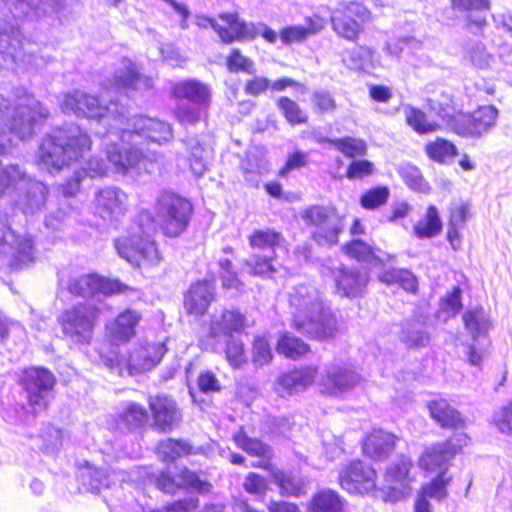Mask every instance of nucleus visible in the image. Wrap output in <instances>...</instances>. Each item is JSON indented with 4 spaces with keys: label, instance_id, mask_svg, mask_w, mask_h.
<instances>
[{
    "label": "nucleus",
    "instance_id": "nucleus-60",
    "mask_svg": "<svg viewBox=\"0 0 512 512\" xmlns=\"http://www.w3.org/2000/svg\"><path fill=\"white\" fill-rule=\"evenodd\" d=\"M426 152L430 158L437 162H445L456 154V147L453 143L438 138L426 146Z\"/></svg>",
    "mask_w": 512,
    "mask_h": 512
},
{
    "label": "nucleus",
    "instance_id": "nucleus-39",
    "mask_svg": "<svg viewBox=\"0 0 512 512\" xmlns=\"http://www.w3.org/2000/svg\"><path fill=\"white\" fill-rule=\"evenodd\" d=\"M463 55L466 61L479 70H488L496 62L495 56L487 50L483 43L477 40L466 42Z\"/></svg>",
    "mask_w": 512,
    "mask_h": 512
},
{
    "label": "nucleus",
    "instance_id": "nucleus-15",
    "mask_svg": "<svg viewBox=\"0 0 512 512\" xmlns=\"http://www.w3.org/2000/svg\"><path fill=\"white\" fill-rule=\"evenodd\" d=\"M150 77L139 73L135 64L129 59H122L114 68L112 79L103 84L106 91L115 89L126 94L135 91H144L152 87Z\"/></svg>",
    "mask_w": 512,
    "mask_h": 512
},
{
    "label": "nucleus",
    "instance_id": "nucleus-1",
    "mask_svg": "<svg viewBox=\"0 0 512 512\" xmlns=\"http://www.w3.org/2000/svg\"><path fill=\"white\" fill-rule=\"evenodd\" d=\"M61 107L64 113L96 119L105 129L107 126L112 129L106 131L109 139L106 155L117 173H151L159 155L143 154L139 145L143 140L162 144L173 136L171 126L166 122L142 115L128 119L124 107L117 102L106 105L80 90L67 93Z\"/></svg>",
    "mask_w": 512,
    "mask_h": 512
},
{
    "label": "nucleus",
    "instance_id": "nucleus-35",
    "mask_svg": "<svg viewBox=\"0 0 512 512\" xmlns=\"http://www.w3.org/2000/svg\"><path fill=\"white\" fill-rule=\"evenodd\" d=\"M395 446V437L381 429L373 430L363 441V452L366 456L381 460L389 455Z\"/></svg>",
    "mask_w": 512,
    "mask_h": 512
},
{
    "label": "nucleus",
    "instance_id": "nucleus-28",
    "mask_svg": "<svg viewBox=\"0 0 512 512\" xmlns=\"http://www.w3.org/2000/svg\"><path fill=\"white\" fill-rule=\"evenodd\" d=\"M80 489L86 492L99 493L101 489L110 487L117 481H124L122 473L113 472L108 474L106 469L98 468L87 463L79 471Z\"/></svg>",
    "mask_w": 512,
    "mask_h": 512
},
{
    "label": "nucleus",
    "instance_id": "nucleus-32",
    "mask_svg": "<svg viewBox=\"0 0 512 512\" xmlns=\"http://www.w3.org/2000/svg\"><path fill=\"white\" fill-rule=\"evenodd\" d=\"M156 426L162 431L171 430L181 419L176 402L166 396L158 395L149 401Z\"/></svg>",
    "mask_w": 512,
    "mask_h": 512
},
{
    "label": "nucleus",
    "instance_id": "nucleus-24",
    "mask_svg": "<svg viewBox=\"0 0 512 512\" xmlns=\"http://www.w3.org/2000/svg\"><path fill=\"white\" fill-rule=\"evenodd\" d=\"M411 461L402 456L397 462L392 463L385 473V485L382 490H387V497L392 501H398L405 497L410 483L409 470Z\"/></svg>",
    "mask_w": 512,
    "mask_h": 512
},
{
    "label": "nucleus",
    "instance_id": "nucleus-46",
    "mask_svg": "<svg viewBox=\"0 0 512 512\" xmlns=\"http://www.w3.org/2000/svg\"><path fill=\"white\" fill-rule=\"evenodd\" d=\"M241 168L246 181L255 182L257 175H261L267 171V161L264 153L259 149L248 151L245 159L241 163Z\"/></svg>",
    "mask_w": 512,
    "mask_h": 512
},
{
    "label": "nucleus",
    "instance_id": "nucleus-7",
    "mask_svg": "<svg viewBox=\"0 0 512 512\" xmlns=\"http://www.w3.org/2000/svg\"><path fill=\"white\" fill-rule=\"evenodd\" d=\"M171 93L177 99L189 101V103H178L174 111L176 119L184 125L197 123L209 106L211 99L210 88L195 79L174 83L171 87Z\"/></svg>",
    "mask_w": 512,
    "mask_h": 512
},
{
    "label": "nucleus",
    "instance_id": "nucleus-31",
    "mask_svg": "<svg viewBox=\"0 0 512 512\" xmlns=\"http://www.w3.org/2000/svg\"><path fill=\"white\" fill-rule=\"evenodd\" d=\"M142 320V315L133 309H126L114 320L106 324V330L112 341L128 342L136 334V327Z\"/></svg>",
    "mask_w": 512,
    "mask_h": 512
},
{
    "label": "nucleus",
    "instance_id": "nucleus-52",
    "mask_svg": "<svg viewBox=\"0 0 512 512\" xmlns=\"http://www.w3.org/2000/svg\"><path fill=\"white\" fill-rule=\"evenodd\" d=\"M157 453L163 461H173L192 453V447L182 440L166 439L159 442Z\"/></svg>",
    "mask_w": 512,
    "mask_h": 512
},
{
    "label": "nucleus",
    "instance_id": "nucleus-19",
    "mask_svg": "<svg viewBox=\"0 0 512 512\" xmlns=\"http://www.w3.org/2000/svg\"><path fill=\"white\" fill-rule=\"evenodd\" d=\"M127 287L118 280L107 279L98 275L89 274L75 278L69 285L72 294L85 298L97 294L112 295L123 292Z\"/></svg>",
    "mask_w": 512,
    "mask_h": 512
},
{
    "label": "nucleus",
    "instance_id": "nucleus-17",
    "mask_svg": "<svg viewBox=\"0 0 512 512\" xmlns=\"http://www.w3.org/2000/svg\"><path fill=\"white\" fill-rule=\"evenodd\" d=\"M339 481L349 493H369L376 488V472L362 461H353L340 471Z\"/></svg>",
    "mask_w": 512,
    "mask_h": 512
},
{
    "label": "nucleus",
    "instance_id": "nucleus-41",
    "mask_svg": "<svg viewBox=\"0 0 512 512\" xmlns=\"http://www.w3.org/2000/svg\"><path fill=\"white\" fill-rule=\"evenodd\" d=\"M460 9L469 11V26L481 29L486 24V11L489 9L488 0H451Z\"/></svg>",
    "mask_w": 512,
    "mask_h": 512
},
{
    "label": "nucleus",
    "instance_id": "nucleus-64",
    "mask_svg": "<svg viewBox=\"0 0 512 512\" xmlns=\"http://www.w3.org/2000/svg\"><path fill=\"white\" fill-rule=\"evenodd\" d=\"M227 68L231 72L242 71L248 74L255 73L254 63L252 60L242 55L238 49H233L227 57Z\"/></svg>",
    "mask_w": 512,
    "mask_h": 512
},
{
    "label": "nucleus",
    "instance_id": "nucleus-2",
    "mask_svg": "<svg viewBox=\"0 0 512 512\" xmlns=\"http://www.w3.org/2000/svg\"><path fill=\"white\" fill-rule=\"evenodd\" d=\"M0 96V155L16 145V140L30 138L36 127L48 117L42 104L24 89H17L12 105ZM15 189L23 190L18 206L25 214L39 211L46 201L47 187L31 179L18 165H0V197Z\"/></svg>",
    "mask_w": 512,
    "mask_h": 512
},
{
    "label": "nucleus",
    "instance_id": "nucleus-33",
    "mask_svg": "<svg viewBox=\"0 0 512 512\" xmlns=\"http://www.w3.org/2000/svg\"><path fill=\"white\" fill-rule=\"evenodd\" d=\"M215 286L212 281L203 280L192 285L185 296V309L189 314L203 315L214 300Z\"/></svg>",
    "mask_w": 512,
    "mask_h": 512
},
{
    "label": "nucleus",
    "instance_id": "nucleus-12",
    "mask_svg": "<svg viewBox=\"0 0 512 512\" xmlns=\"http://www.w3.org/2000/svg\"><path fill=\"white\" fill-rule=\"evenodd\" d=\"M467 443L466 434L456 433L449 441L433 444L422 453L419 458V467L427 473H447L450 460Z\"/></svg>",
    "mask_w": 512,
    "mask_h": 512
},
{
    "label": "nucleus",
    "instance_id": "nucleus-57",
    "mask_svg": "<svg viewBox=\"0 0 512 512\" xmlns=\"http://www.w3.org/2000/svg\"><path fill=\"white\" fill-rule=\"evenodd\" d=\"M399 174L405 184L412 190L421 193L429 192L430 186L416 166L410 164L403 165L399 168Z\"/></svg>",
    "mask_w": 512,
    "mask_h": 512
},
{
    "label": "nucleus",
    "instance_id": "nucleus-6",
    "mask_svg": "<svg viewBox=\"0 0 512 512\" xmlns=\"http://www.w3.org/2000/svg\"><path fill=\"white\" fill-rule=\"evenodd\" d=\"M154 210L156 221L163 234L176 237L188 227L193 205L184 197L163 191L156 198Z\"/></svg>",
    "mask_w": 512,
    "mask_h": 512
},
{
    "label": "nucleus",
    "instance_id": "nucleus-8",
    "mask_svg": "<svg viewBox=\"0 0 512 512\" xmlns=\"http://www.w3.org/2000/svg\"><path fill=\"white\" fill-rule=\"evenodd\" d=\"M253 252L244 262V269L251 275L271 277L276 268L275 250L284 243L283 236L274 230H256L249 236Z\"/></svg>",
    "mask_w": 512,
    "mask_h": 512
},
{
    "label": "nucleus",
    "instance_id": "nucleus-44",
    "mask_svg": "<svg viewBox=\"0 0 512 512\" xmlns=\"http://www.w3.org/2000/svg\"><path fill=\"white\" fill-rule=\"evenodd\" d=\"M463 322L467 332L474 340L484 336L490 328L489 318L482 308H474L465 312Z\"/></svg>",
    "mask_w": 512,
    "mask_h": 512
},
{
    "label": "nucleus",
    "instance_id": "nucleus-45",
    "mask_svg": "<svg viewBox=\"0 0 512 512\" xmlns=\"http://www.w3.org/2000/svg\"><path fill=\"white\" fill-rule=\"evenodd\" d=\"M223 339V353L227 362L235 369L242 368L248 362L243 341L237 336H230Z\"/></svg>",
    "mask_w": 512,
    "mask_h": 512
},
{
    "label": "nucleus",
    "instance_id": "nucleus-58",
    "mask_svg": "<svg viewBox=\"0 0 512 512\" xmlns=\"http://www.w3.org/2000/svg\"><path fill=\"white\" fill-rule=\"evenodd\" d=\"M326 141L350 158L363 156L366 153V143L361 139L346 137L334 140L327 139Z\"/></svg>",
    "mask_w": 512,
    "mask_h": 512
},
{
    "label": "nucleus",
    "instance_id": "nucleus-36",
    "mask_svg": "<svg viewBox=\"0 0 512 512\" xmlns=\"http://www.w3.org/2000/svg\"><path fill=\"white\" fill-rule=\"evenodd\" d=\"M236 446L251 456L260 457L262 460L254 464L256 467L270 469L269 459L272 456V449L259 439L249 437L243 429L239 430L233 436Z\"/></svg>",
    "mask_w": 512,
    "mask_h": 512
},
{
    "label": "nucleus",
    "instance_id": "nucleus-62",
    "mask_svg": "<svg viewBox=\"0 0 512 512\" xmlns=\"http://www.w3.org/2000/svg\"><path fill=\"white\" fill-rule=\"evenodd\" d=\"M278 107L287 121L293 125L305 123L307 120L306 114L300 109L298 104L287 97H281L278 100Z\"/></svg>",
    "mask_w": 512,
    "mask_h": 512
},
{
    "label": "nucleus",
    "instance_id": "nucleus-54",
    "mask_svg": "<svg viewBox=\"0 0 512 512\" xmlns=\"http://www.w3.org/2000/svg\"><path fill=\"white\" fill-rule=\"evenodd\" d=\"M451 480L452 477L448 473H437L435 478L422 486L420 493L427 498L442 501L448 495L447 486Z\"/></svg>",
    "mask_w": 512,
    "mask_h": 512
},
{
    "label": "nucleus",
    "instance_id": "nucleus-49",
    "mask_svg": "<svg viewBox=\"0 0 512 512\" xmlns=\"http://www.w3.org/2000/svg\"><path fill=\"white\" fill-rule=\"evenodd\" d=\"M381 282L386 284H398L408 292H415L417 289V281L415 276L408 270L389 269L379 274Z\"/></svg>",
    "mask_w": 512,
    "mask_h": 512
},
{
    "label": "nucleus",
    "instance_id": "nucleus-42",
    "mask_svg": "<svg viewBox=\"0 0 512 512\" xmlns=\"http://www.w3.org/2000/svg\"><path fill=\"white\" fill-rule=\"evenodd\" d=\"M429 411L432 418L443 427H458L462 423L459 412L453 409L445 399L432 401L429 404Z\"/></svg>",
    "mask_w": 512,
    "mask_h": 512
},
{
    "label": "nucleus",
    "instance_id": "nucleus-61",
    "mask_svg": "<svg viewBox=\"0 0 512 512\" xmlns=\"http://www.w3.org/2000/svg\"><path fill=\"white\" fill-rule=\"evenodd\" d=\"M461 307V290L459 287H454L450 293L442 298L438 318L446 321L448 318L456 315Z\"/></svg>",
    "mask_w": 512,
    "mask_h": 512
},
{
    "label": "nucleus",
    "instance_id": "nucleus-18",
    "mask_svg": "<svg viewBox=\"0 0 512 512\" xmlns=\"http://www.w3.org/2000/svg\"><path fill=\"white\" fill-rule=\"evenodd\" d=\"M22 34L17 26L0 19V68L19 63L30 64L22 52Z\"/></svg>",
    "mask_w": 512,
    "mask_h": 512
},
{
    "label": "nucleus",
    "instance_id": "nucleus-29",
    "mask_svg": "<svg viewBox=\"0 0 512 512\" xmlns=\"http://www.w3.org/2000/svg\"><path fill=\"white\" fill-rule=\"evenodd\" d=\"M157 486L166 493H174L178 488H191L199 492H208L211 485L208 482L199 479L197 474L188 469H183L177 474L162 473Z\"/></svg>",
    "mask_w": 512,
    "mask_h": 512
},
{
    "label": "nucleus",
    "instance_id": "nucleus-43",
    "mask_svg": "<svg viewBox=\"0 0 512 512\" xmlns=\"http://www.w3.org/2000/svg\"><path fill=\"white\" fill-rule=\"evenodd\" d=\"M342 500L333 490L323 489L315 494L307 512H341Z\"/></svg>",
    "mask_w": 512,
    "mask_h": 512
},
{
    "label": "nucleus",
    "instance_id": "nucleus-23",
    "mask_svg": "<svg viewBox=\"0 0 512 512\" xmlns=\"http://www.w3.org/2000/svg\"><path fill=\"white\" fill-rule=\"evenodd\" d=\"M11 3L14 18L37 20L51 13L61 14L62 0H0V8Z\"/></svg>",
    "mask_w": 512,
    "mask_h": 512
},
{
    "label": "nucleus",
    "instance_id": "nucleus-26",
    "mask_svg": "<svg viewBox=\"0 0 512 512\" xmlns=\"http://www.w3.org/2000/svg\"><path fill=\"white\" fill-rule=\"evenodd\" d=\"M330 272L334 278L336 291L340 296L356 298L364 292L368 282L366 273L361 274L358 270L343 266L330 268Z\"/></svg>",
    "mask_w": 512,
    "mask_h": 512
},
{
    "label": "nucleus",
    "instance_id": "nucleus-50",
    "mask_svg": "<svg viewBox=\"0 0 512 512\" xmlns=\"http://www.w3.org/2000/svg\"><path fill=\"white\" fill-rule=\"evenodd\" d=\"M381 282L386 284H398L408 292H415L417 289V281L415 276L408 270L389 269L379 274Z\"/></svg>",
    "mask_w": 512,
    "mask_h": 512
},
{
    "label": "nucleus",
    "instance_id": "nucleus-55",
    "mask_svg": "<svg viewBox=\"0 0 512 512\" xmlns=\"http://www.w3.org/2000/svg\"><path fill=\"white\" fill-rule=\"evenodd\" d=\"M269 470L274 482L280 487L282 494L289 496H299L302 494L303 483L300 479L281 470L274 469L272 466Z\"/></svg>",
    "mask_w": 512,
    "mask_h": 512
},
{
    "label": "nucleus",
    "instance_id": "nucleus-59",
    "mask_svg": "<svg viewBox=\"0 0 512 512\" xmlns=\"http://www.w3.org/2000/svg\"><path fill=\"white\" fill-rule=\"evenodd\" d=\"M270 343L265 335L255 336L252 343V361L255 366L262 367L272 360Z\"/></svg>",
    "mask_w": 512,
    "mask_h": 512
},
{
    "label": "nucleus",
    "instance_id": "nucleus-3",
    "mask_svg": "<svg viewBox=\"0 0 512 512\" xmlns=\"http://www.w3.org/2000/svg\"><path fill=\"white\" fill-rule=\"evenodd\" d=\"M289 304L296 330L319 339L334 335L337 329L336 318L324 306L315 287L307 284L293 287L289 292Z\"/></svg>",
    "mask_w": 512,
    "mask_h": 512
},
{
    "label": "nucleus",
    "instance_id": "nucleus-9",
    "mask_svg": "<svg viewBox=\"0 0 512 512\" xmlns=\"http://www.w3.org/2000/svg\"><path fill=\"white\" fill-rule=\"evenodd\" d=\"M99 309L91 304H79L59 317L63 336L72 344H88L92 339Z\"/></svg>",
    "mask_w": 512,
    "mask_h": 512
},
{
    "label": "nucleus",
    "instance_id": "nucleus-16",
    "mask_svg": "<svg viewBox=\"0 0 512 512\" xmlns=\"http://www.w3.org/2000/svg\"><path fill=\"white\" fill-rule=\"evenodd\" d=\"M361 377L348 363H333L326 367L319 381L323 393L340 396L360 383Z\"/></svg>",
    "mask_w": 512,
    "mask_h": 512
},
{
    "label": "nucleus",
    "instance_id": "nucleus-11",
    "mask_svg": "<svg viewBox=\"0 0 512 512\" xmlns=\"http://www.w3.org/2000/svg\"><path fill=\"white\" fill-rule=\"evenodd\" d=\"M0 255L9 257L15 269L27 267L36 260V249L28 235H17L6 224H0Z\"/></svg>",
    "mask_w": 512,
    "mask_h": 512
},
{
    "label": "nucleus",
    "instance_id": "nucleus-53",
    "mask_svg": "<svg viewBox=\"0 0 512 512\" xmlns=\"http://www.w3.org/2000/svg\"><path fill=\"white\" fill-rule=\"evenodd\" d=\"M373 52L367 47H355L343 54L344 64L353 70H365L371 66Z\"/></svg>",
    "mask_w": 512,
    "mask_h": 512
},
{
    "label": "nucleus",
    "instance_id": "nucleus-47",
    "mask_svg": "<svg viewBox=\"0 0 512 512\" xmlns=\"http://www.w3.org/2000/svg\"><path fill=\"white\" fill-rule=\"evenodd\" d=\"M186 146L190 170L196 177H200L207 170V151L196 138L187 140Z\"/></svg>",
    "mask_w": 512,
    "mask_h": 512
},
{
    "label": "nucleus",
    "instance_id": "nucleus-48",
    "mask_svg": "<svg viewBox=\"0 0 512 512\" xmlns=\"http://www.w3.org/2000/svg\"><path fill=\"white\" fill-rule=\"evenodd\" d=\"M404 114L407 124L419 134L434 132L439 128V124L437 122L429 120L419 109L411 106H405Z\"/></svg>",
    "mask_w": 512,
    "mask_h": 512
},
{
    "label": "nucleus",
    "instance_id": "nucleus-37",
    "mask_svg": "<svg viewBox=\"0 0 512 512\" xmlns=\"http://www.w3.org/2000/svg\"><path fill=\"white\" fill-rule=\"evenodd\" d=\"M325 26V21L314 15L305 20V25H294L283 28L279 33V38L284 45L299 43L306 40L311 35L317 34Z\"/></svg>",
    "mask_w": 512,
    "mask_h": 512
},
{
    "label": "nucleus",
    "instance_id": "nucleus-5",
    "mask_svg": "<svg viewBox=\"0 0 512 512\" xmlns=\"http://www.w3.org/2000/svg\"><path fill=\"white\" fill-rule=\"evenodd\" d=\"M155 231L156 222L151 212L141 211L126 234L115 239L114 246L118 255L135 267L158 265L161 254L153 239Z\"/></svg>",
    "mask_w": 512,
    "mask_h": 512
},
{
    "label": "nucleus",
    "instance_id": "nucleus-25",
    "mask_svg": "<svg viewBox=\"0 0 512 512\" xmlns=\"http://www.w3.org/2000/svg\"><path fill=\"white\" fill-rule=\"evenodd\" d=\"M317 367L305 366L285 373L277 379L275 390L281 397L291 396L306 390L316 379Z\"/></svg>",
    "mask_w": 512,
    "mask_h": 512
},
{
    "label": "nucleus",
    "instance_id": "nucleus-10",
    "mask_svg": "<svg viewBox=\"0 0 512 512\" xmlns=\"http://www.w3.org/2000/svg\"><path fill=\"white\" fill-rule=\"evenodd\" d=\"M304 221L313 227L312 235L320 245H333L338 242L342 231V217L333 208L313 206L304 213Z\"/></svg>",
    "mask_w": 512,
    "mask_h": 512
},
{
    "label": "nucleus",
    "instance_id": "nucleus-20",
    "mask_svg": "<svg viewBox=\"0 0 512 512\" xmlns=\"http://www.w3.org/2000/svg\"><path fill=\"white\" fill-rule=\"evenodd\" d=\"M95 207L104 220H118L128 209V196L120 188L105 187L95 194Z\"/></svg>",
    "mask_w": 512,
    "mask_h": 512
},
{
    "label": "nucleus",
    "instance_id": "nucleus-40",
    "mask_svg": "<svg viewBox=\"0 0 512 512\" xmlns=\"http://www.w3.org/2000/svg\"><path fill=\"white\" fill-rule=\"evenodd\" d=\"M442 227L438 209L434 205H430L425 214L414 225L413 231L418 238L430 239L439 235Z\"/></svg>",
    "mask_w": 512,
    "mask_h": 512
},
{
    "label": "nucleus",
    "instance_id": "nucleus-30",
    "mask_svg": "<svg viewBox=\"0 0 512 512\" xmlns=\"http://www.w3.org/2000/svg\"><path fill=\"white\" fill-rule=\"evenodd\" d=\"M246 327V317L237 310H225L220 316H215L210 324L211 339L227 338L240 334Z\"/></svg>",
    "mask_w": 512,
    "mask_h": 512
},
{
    "label": "nucleus",
    "instance_id": "nucleus-51",
    "mask_svg": "<svg viewBox=\"0 0 512 512\" xmlns=\"http://www.w3.org/2000/svg\"><path fill=\"white\" fill-rule=\"evenodd\" d=\"M381 282L386 284H398L408 292H415L417 289V281L415 276L408 270L389 269L379 274Z\"/></svg>",
    "mask_w": 512,
    "mask_h": 512
},
{
    "label": "nucleus",
    "instance_id": "nucleus-21",
    "mask_svg": "<svg viewBox=\"0 0 512 512\" xmlns=\"http://www.w3.org/2000/svg\"><path fill=\"white\" fill-rule=\"evenodd\" d=\"M497 117L498 110L494 106L479 107L473 113L461 117L456 131L460 135L480 137L495 125Z\"/></svg>",
    "mask_w": 512,
    "mask_h": 512
},
{
    "label": "nucleus",
    "instance_id": "nucleus-22",
    "mask_svg": "<svg viewBox=\"0 0 512 512\" xmlns=\"http://www.w3.org/2000/svg\"><path fill=\"white\" fill-rule=\"evenodd\" d=\"M214 31L225 43L253 40L254 23L242 21L237 13H222L214 24Z\"/></svg>",
    "mask_w": 512,
    "mask_h": 512
},
{
    "label": "nucleus",
    "instance_id": "nucleus-38",
    "mask_svg": "<svg viewBox=\"0 0 512 512\" xmlns=\"http://www.w3.org/2000/svg\"><path fill=\"white\" fill-rule=\"evenodd\" d=\"M400 339L408 347L428 345L430 334L426 323L421 319L405 321L402 324Z\"/></svg>",
    "mask_w": 512,
    "mask_h": 512
},
{
    "label": "nucleus",
    "instance_id": "nucleus-13",
    "mask_svg": "<svg viewBox=\"0 0 512 512\" xmlns=\"http://www.w3.org/2000/svg\"><path fill=\"white\" fill-rule=\"evenodd\" d=\"M369 18V11L358 2H341L331 14L333 30L341 37L356 41L363 23Z\"/></svg>",
    "mask_w": 512,
    "mask_h": 512
},
{
    "label": "nucleus",
    "instance_id": "nucleus-56",
    "mask_svg": "<svg viewBox=\"0 0 512 512\" xmlns=\"http://www.w3.org/2000/svg\"><path fill=\"white\" fill-rule=\"evenodd\" d=\"M309 347L301 339L283 334L277 344V352L287 358L297 359L305 355Z\"/></svg>",
    "mask_w": 512,
    "mask_h": 512
},
{
    "label": "nucleus",
    "instance_id": "nucleus-4",
    "mask_svg": "<svg viewBox=\"0 0 512 512\" xmlns=\"http://www.w3.org/2000/svg\"><path fill=\"white\" fill-rule=\"evenodd\" d=\"M89 136L79 126L69 125L53 131L43 138L37 153L39 169L57 173L89 150Z\"/></svg>",
    "mask_w": 512,
    "mask_h": 512
},
{
    "label": "nucleus",
    "instance_id": "nucleus-63",
    "mask_svg": "<svg viewBox=\"0 0 512 512\" xmlns=\"http://www.w3.org/2000/svg\"><path fill=\"white\" fill-rule=\"evenodd\" d=\"M389 197L387 187H376L364 193L360 199L361 206L365 209H375L384 205Z\"/></svg>",
    "mask_w": 512,
    "mask_h": 512
},
{
    "label": "nucleus",
    "instance_id": "nucleus-27",
    "mask_svg": "<svg viewBox=\"0 0 512 512\" xmlns=\"http://www.w3.org/2000/svg\"><path fill=\"white\" fill-rule=\"evenodd\" d=\"M166 348L162 343L139 345L130 354L127 366L130 374H137L153 369L162 359Z\"/></svg>",
    "mask_w": 512,
    "mask_h": 512
},
{
    "label": "nucleus",
    "instance_id": "nucleus-34",
    "mask_svg": "<svg viewBox=\"0 0 512 512\" xmlns=\"http://www.w3.org/2000/svg\"><path fill=\"white\" fill-rule=\"evenodd\" d=\"M343 250L349 257L359 262L367 263L372 267L389 263L394 258L392 255L380 249H373L367 243L359 239L352 240L350 243L344 245Z\"/></svg>",
    "mask_w": 512,
    "mask_h": 512
},
{
    "label": "nucleus",
    "instance_id": "nucleus-14",
    "mask_svg": "<svg viewBox=\"0 0 512 512\" xmlns=\"http://www.w3.org/2000/svg\"><path fill=\"white\" fill-rule=\"evenodd\" d=\"M21 381L30 406L35 411L44 409L52 397L55 382L52 373L45 368L31 367L23 371Z\"/></svg>",
    "mask_w": 512,
    "mask_h": 512
}]
</instances>
